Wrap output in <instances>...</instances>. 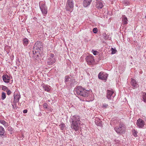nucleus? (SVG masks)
I'll use <instances>...</instances> for the list:
<instances>
[{"label":"nucleus","mask_w":146,"mask_h":146,"mask_svg":"<svg viewBox=\"0 0 146 146\" xmlns=\"http://www.w3.org/2000/svg\"><path fill=\"white\" fill-rule=\"evenodd\" d=\"M70 122L71 128L75 131H78L80 129L81 124L80 119L79 116L74 115L70 117Z\"/></svg>","instance_id":"f257e3e1"},{"label":"nucleus","mask_w":146,"mask_h":146,"mask_svg":"<svg viewBox=\"0 0 146 146\" xmlns=\"http://www.w3.org/2000/svg\"><path fill=\"white\" fill-rule=\"evenodd\" d=\"M75 92L78 95L84 97H87L90 94L89 91L80 86H78L76 88Z\"/></svg>","instance_id":"f03ea898"},{"label":"nucleus","mask_w":146,"mask_h":146,"mask_svg":"<svg viewBox=\"0 0 146 146\" xmlns=\"http://www.w3.org/2000/svg\"><path fill=\"white\" fill-rule=\"evenodd\" d=\"M65 80L64 82L67 86L69 88L74 86L76 82L75 79L71 78L68 76H66L65 77Z\"/></svg>","instance_id":"7ed1b4c3"},{"label":"nucleus","mask_w":146,"mask_h":146,"mask_svg":"<svg viewBox=\"0 0 146 146\" xmlns=\"http://www.w3.org/2000/svg\"><path fill=\"white\" fill-rule=\"evenodd\" d=\"M42 48L43 46L42 43L39 41H37L34 46L33 50V54L39 52L42 49Z\"/></svg>","instance_id":"20e7f679"},{"label":"nucleus","mask_w":146,"mask_h":146,"mask_svg":"<svg viewBox=\"0 0 146 146\" xmlns=\"http://www.w3.org/2000/svg\"><path fill=\"white\" fill-rule=\"evenodd\" d=\"M114 130L118 134H122L125 132V125L122 123H119V126L115 127Z\"/></svg>","instance_id":"39448f33"},{"label":"nucleus","mask_w":146,"mask_h":146,"mask_svg":"<svg viewBox=\"0 0 146 146\" xmlns=\"http://www.w3.org/2000/svg\"><path fill=\"white\" fill-rule=\"evenodd\" d=\"M74 2L73 0H68L66 7V9L67 11L71 12L73 10L74 7Z\"/></svg>","instance_id":"423d86ee"},{"label":"nucleus","mask_w":146,"mask_h":146,"mask_svg":"<svg viewBox=\"0 0 146 146\" xmlns=\"http://www.w3.org/2000/svg\"><path fill=\"white\" fill-rule=\"evenodd\" d=\"M2 78L3 82L6 83L11 84L13 82L12 77L10 75L5 74L3 75Z\"/></svg>","instance_id":"0eeeda50"},{"label":"nucleus","mask_w":146,"mask_h":146,"mask_svg":"<svg viewBox=\"0 0 146 146\" xmlns=\"http://www.w3.org/2000/svg\"><path fill=\"white\" fill-rule=\"evenodd\" d=\"M39 6L43 15L45 16L47 13V8L44 2H40Z\"/></svg>","instance_id":"6e6552de"},{"label":"nucleus","mask_w":146,"mask_h":146,"mask_svg":"<svg viewBox=\"0 0 146 146\" xmlns=\"http://www.w3.org/2000/svg\"><path fill=\"white\" fill-rule=\"evenodd\" d=\"M106 97L109 100H112L115 96V94L112 90H108L107 91Z\"/></svg>","instance_id":"1a4fd4ad"},{"label":"nucleus","mask_w":146,"mask_h":146,"mask_svg":"<svg viewBox=\"0 0 146 146\" xmlns=\"http://www.w3.org/2000/svg\"><path fill=\"white\" fill-rule=\"evenodd\" d=\"M108 74L105 72H100L98 75V78L99 79L104 80L105 81L107 80Z\"/></svg>","instance_id":"9d476101"},{"label":"nucleus","mask_w":146,"mask_h":146,"mask_svg":"<svg viewBox=\"0 0 146 146\" xmlns=\"http://www.w3.org/2000/svg\"><path fill=\"white\" fill-rule=\"evenodd\" d=\"M136 124L139 128H143L144 127L145 123L144 121L141 118H139L137 120Z\"/></svg>","instance_id":"9b49d317"},{"label":"nucleus","mask_w":146,"mask_h":146,"mask_svg":"<svg viewBox=\"0 0 146 146\" xmlns=\"http://www.w3.org/2000/svg\"><path fill=\"white\" fill-rule=\"evenodd\" d=\"M131 84L133 89L138 88L139 86L137 82L134 79L131 78Z\"/></svg>","instance_id":"f8f14e48"},{"label":"nucleus","mask_w":146,"mask_h":146,"mask_svg":"<svg viewBox=\"0 0 146 146\" xmlns=\"http://www.w3.org/2000/svg\"><path fill=\"white\" fill-rule=\"evenodd\" d=\"M86 62L88 64L90 65L93 64L94 62L93 56H89L86 57Z\"/></svg>","instance_id":"ddd939ff"},{"label":"nucleus","mask_w":146,"mask_h":146,"mask_svg":"<svg viewBox=\"0 0 146 146\" xmlns=\"http://www.w3.org/2000/svg\"><path fill=\"white\" fill-rule=\"evenodd\" d=\"M103 2V1L100 0H97L96 2L95 5L96 8L98 9L102 8L104 6Z\"/></svg>","instance_id":"4468645a"},{"label":"nucleus","mask_w":146,"mask_h":146,"mask_svg":"<svg viewBox=\"0 0 146 146\" xmlns=\"http://www.w3.org/2000/svg\"><path fill=\"white\" fill-rule=\"evenodd\" d=\"M42 106L44 110H46L48 112H46L48 113L49 111L51 112L53 110V109L50 106H48V104L46 103H44Z\"/></svg>","instance_id":"2eb2a0df"},{"label":"nucleus","mask_w":146,"mask_h":146,"mask_svg":"<svg viewBox=\"0 0 146 146\" xmlns=\"http://www.w3.org/2000/svg\"><path fill=\"white\" fill-rule=\"evenodd\" d=\"M13 96L14 98V102L15 103H18L19 102V99L21 98L20 95L18 93H14Z\"/></svg>","instance_id":"dca6fc26"},{"label":"nucleus","mask_w":146,"mask_h":146,"mask_svg":"<svg viewBox=\"0 0 146 146\" xmlns=\"http://www.w3.org/2000/svg\"><path fill=\"white\" fill-rule=\"evenodd\" d=\"M41 86L43 88L44 90L46 91L49 92L50 90V86L48 85L43 84H42Z\"/></svg>","instance_id":"f3484780"},{"label":"nucleus","mask_w":146,"mask_h":146,"mask_svg":"<svg viewBox=\"0 0 146 146\" xmlns=\"http://www.w3.org/2000/svg\"><path fill=\"white\" fill-rule=\"evenodd\" d=\"M55 61L56 59L55 58H48L47 61V64L48 65H52Z\"/></svg>","instance_id":"a211bd4d"},{"label":"nucleus","mask_w":146,"mask_h":146,"mask_svg":"<svg viewBox=\"0 0 146 146\" xmlns=\"http://www.w3.org/2000/svg\"><path fill=\"white\" fill-rule=\"evenodd\" d=\"M128 20L125 15H123L122 17V23L123 25H126L127 23Z\"/></svg>","instance_id":"6ab92c4d"},{"label":"nucleus","mask_w":146,"mask_h":146,"mask_svg":"<svg viewBox=\"0 0 146 146\" xmlns=\"http://www.w3.org/2000/svg\"><path fill=\"white\" fill-rule=\"evenodd\" d=\"M92 0H84L83 1V6L86 7L89 5L91 2L92 1Z\"/></svg>","instance_id":"aec40b11"},{"label":"nucleus","mask_w":146,"mask_h":146,"mask_svg":"<svg viewBox=\"0 0 146 146\" xmlns=\"http://www.w3.org/2000/svg\"><path fill=\"white\" fill-rule=\"evenodd\" d=\"M23 44L25 46H27L29 44V40L26 38H24L23 40Z\"/></svg>","instance_id":"412c9836"},{"label":"nucleus","mask_w":146,"mask_h":146,"mask_svg":"<svg viewBox=\"0 0 146 146\" xmlns=\"http://www.w3.org/2000/svg\"><path fill=\"white\" fill-rule=\"evenodd\" d=\"M5 133V129L2 126H0V136H3Z\"/></svg>","instance_id":"4be33fe9"},{"label":"nucleus","mask_w":146,"mask_h":146,"mask_svg":"<svg viewBox=\"0 0 146 146\" xmlns=\"http://www.w3.org/2000/svg\"><path fill=\"white\" fill-rule=\"evenodd\" d=\"M0 123L3 125L5 127H7L8 125V123L3 120L0 119Z\"/></svg>","instance_id":"5701e85b"},{"label":"nucleus","mask_w":146,"mask_h":146,"mask_svg":"<svg viewBox=\"0 0 146 146\" xmlns=\"http://www.w3.org/2000/svg\"><path fill=\"white\" fill-rule=\"evenodd\" d=\"M96 124L98 126H101L102 125L101 121L99 118H97L95 121Z\"/></svg>","instance_id":"b1692460"},{"label":"nucleus","mask_w":146,"mask_h":146,"mask_svg":"<svg viewBox=\"0 0 146 146\" xmlns=\"http://www.w3.org/2000/svg\"><path fill=\"white\" fill-rule=\"evenodd\" d=\"M104 38L107 40H110L111 38L109 37V35H107L106 33H104L103 35Z\"/></svg>","instance_id":"393cba45"},{"label":"nucleus","mask_w":146,"mask_h":146,"mask_svg":"<svg viewBox=\"0 0 146 146\" xmlns=\"http://www.w3.org/2000/svg\"><path fill=\"white\" fill-rule=\"evenodd\" d=\"M59 127L60 128L61 130L62 131H65V125L64 123H61L60 125H59Z\"/></svg>","instance_id":"a878e982"},{"label":"nucleus","mask_w":146,"mask_h":146,"mask_svg":"<svg viewBox=\"0 0 146 146\" xmlns=\"http://www.w3.org/2000/svg\"><path fill=\"white\" fill-rule=\"evenodd\" d=\"M142 100L145 103H146V93H143L142 96Z\"/></svg>","instance_id":"bb28decb"},{"label":"nucleus","mask_w":146,"mask_h":146,"mask_svg":"<svg viewBox=\"0 0 146 146\" xmlns=\"http://www.w3.org/2000/svg\"><path fill=\"white\" fill-rule=\"evenodd\" d=\"M6 98V93L4 92H2L1 96V99L2 100H4Z\"/></svg>","instance_id":"cd10ccee"},{"label":"nucleus","mask_w":146,"mask_h":146,"mask_svg":"<svg viewBox=\"0 0 146 146\" xmlns=\"http://www.w3.org/2000/svg\"><path fill=\"white\" fill-rule=\"evenodd\" d=\"M132 132L133 133V135L135 137H137V132L134 129L132 130Z\"/></svg>","instance_id":"c85d7f7f"},{"label":"nucleus","mask_w":146,"mask_h":146,"mask_svg":"<svg viewBox=\"0 0 146 146\" xmlns=\"http://www.w3.org/2000/svg\"><path fill=\"white\" fill-rule=\"evenodd\" d=\"M1 88L2 90L4 91H7L9 89L7 87L3 85H1Z\"/></svg>","instance_id":"c756f323"},{"label":"nucleus","mask_w":146,"mask_h":146,"mask_svg":"<svg viewBox=\"0 0 146 146\" xmlns=\"http://www.w3.org/2000/svg\"><path fill=\"white\" fill-rule=\"evenodd\" d=\"M92 52L93 53V54L94 55H98L99 54V52L96 50H92Z\"/></svg>","instance_id":"7c9ffc66"},{"label":"nucleus","mask_w":146,"mask_h":146,"mask_svg":"<svg viewBox=\"0 0 146 146\" xmlns=\"http://www.w3.org/2000/svg\"><path fill=\"white\" fill-rule=\"evenodd\" d=\"M111 54H114L116 53V50L115 49L113 48H111Z\"/></svg>","instance_id":"2f4dec72"},{"label":"nucleus","mask_w":146,"mask_h":146,"mask_svg":"<svg viewBox=\"0 0 146 146\" xmlns=\"http://www.w3.org/2000/svg\"><path fill=\"white\" fill-rule=\"evenodd\" d=\"M102 108L103 109H106L108 108V104H107L105 103H104L102 105Z\"/></svg>","instance_id":"473e14b6"},{"label":"nucleus","mask_w":146,"mask_h":146,"mask_svg":"<svg viewBox=\"0 0 146 146\" xmlns=\"http://www.w3.org/2000/svg\"><path fill=\"white\" fill-rule=\"evenodd\" d=\"M6 92L8 96L10 95L12 93L11 91L9 90V89L7 90L6 91Z\"/></svg>","instance_id":"72a5a7b5"},{"label":"nucleus","mask_w":146,"mask_h":146,"mask_svg":"<svg viewBox=\"0 0 146 146\" xmlns=\"http://www.w3.org/2000/svg\"><path fill=\"white\" fill-rule=\"evenodd\" d=\"M98 31V29L96 28H94L93 29V32L94 33H96Z\"/></svg>","instance_id":"f704fd0d"},{"label":"nucleus","mask_w":146,"mask_h":146,"mask_svg":"<svg viewBox=\"0 0 146 146\" xmlns=\"http://www.w3.org/2000/svg\"><path fill=\"white\" fill-rule=\"evenodd\" d=\"M7 130L8 131H9L10 132H11L13 130V128L9 126Z\"/></svg>","instance_id":"c9c22d12"},{"label":"nucleus","mask_w":146,"mask_h":146,"mask_svg":"<svg viewBox=\"0 0 146 146\" xmlns=\"http://www.w3.org/2000/svg\"><path fill=\"white\" fill-rule=\"evenodd\" d=\"M124 3L126 5H128L129 4V2L128 1H124Z\"/></svg>","instance_id":"e433bc0d"},{"label":"nucleus","mask_w":146,"mask_h":146,"mask_svg":"<svg viewBox=\"0 0 146 146\" xmlns=\"http://www.w3.org/2000/svg\"><path fill=\"white\" fill-rule=\"evenodd\" d=\"M54 55L53 54H50V57L49 58H54Z\"/></svg>","instance_id":"4c0bfd02"},{"label":"nucleus","mask_w":146,"mask_h":146,"mask_svg":"<svg viewBox=\"0 0 146 146\" xmlns=\"http://www.w3.org/2000/svg\"><path fill=\"white\" fill-rule=\"evenodd\" d=\"M27 112V109L24 110L23 111V113H26Z\"/></svg>","instance_id":"58836bf2"},{"label":"nucleus","mask_w":146,"mask_h":146,"mask_svg":"<svg viewBox=\"0 0 146 146\" xmlns=\"http://www.w3.org/2000/svg\"><path fill=\"white\" fill-rule=\"evenodd\" d=\"M145 18H146V15H145Z\"/></svg>","instance_id":"ea45409f"}]
</instances>
